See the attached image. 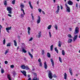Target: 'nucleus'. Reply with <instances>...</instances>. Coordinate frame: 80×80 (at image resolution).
Here are the masks:
<instances>
[{
  "label": "nucleus",
  "mask_w": 80,
  "mask_h": 80,
  "mask_svg": "<svg viewBox=\"0 0 80 80\" xmlns=\"http://www.w3.org/2000/svg\"><path fill=\"white\" fill-rule=\"evenodd\" d=\"M48 77L50 79H52L53 78V75L51 71H49V73L48 74Z\"/></svg>",
  "instance_id": "f257e3e1"
},
{
  "label": "nucleus",
  "mask_w": 80,
  "mask_h": 80,
  "mask_svg": "<svg viewBox=\"0 0 80 80\" xmlns=\"http://www.w3.org/2000/svg\"><path fill=\"white\" fill-rule=\"evenodd\" d=\"M65 6L67 10L66 12H70V8L68 7L67 4H65Z\"/></svg>",
  "instance_id": "f03ea898"
},
{
  "label": "nucleus",
  "mask_w": 80,
  "mask_h": 80,
  "mask_svg": "<svg viewBox=\"0 0 80 80\" xmlns=\"http://www.w3.org/2000/svg\"><path fill=\"white\" fill-rule=\"evenodd\" d=\"M12 8L10 7H7V11L8 12V13L10 14H12Z\"/></svg>",
  "instance_id": "7ed1b4c3"
},
{
  "label": "nucleus",
  "mask_w": 80,
  "mask_h": 80,
  "mask_svg": "<svg viewBox=\"0 0 80 80\" xmlns=\"http://www.w3.org/2000/svg\"><path fill=\"white\" fill-rule=\"evenodd\" d=\"M78 32H79V28L77 27L75 28V31L74 32V34H76L78 33Z\"/></svg>",
  "instance_id": "20e7f679"
},
{
  "label": "nucleus",
  "mask_w": 80,
  "mask_h": 80,
  "mask_svg": "<svg viewBox=\"0 0 80 80\" xmlns=\"http://www.w3.org/2000/svg\"><path fill=\"white\" fill-rule=\"evenodd\" d=\"M11 28H12V26H11L9 28H6L7 32H8V33H10L9 30H11Z\"/></svg>",
  "instance_id": "39448f33"
},
{
  "label": "nucleus",
  "mask_w": 80,
  "mask_h": 80,
  "mask_svg": "<svg viewBox=\"0 0 80 80\" xmlns=\"http://www.w3.org/2000/svg\"><path fill=\"white\" fill-rule=\"evenodd\" d=\"M24 75L25 77H27V74H26L27 73V72H26V71H23V72L22 71H20Z\"/></svg>",
  "instance_id": "423d86ee"
},
{
  "label": "nucleus",
  "mask_w": 80,
  "mask_h": 80,
  "mask_svg": "<svg viewBox=\"0 0 80 80\" xmlns=\"http://www.w3.org/2000/svg\"><path fill=\"white\" fill-rule=\"evenodd\" d=\"M68 5H73V3L72 1L69 0L68 2Z\"/></svg>",
  "instance_id": "0eeeda50"
},
{
  "label": "nucleus",
  "mask_w": 80,
  "mask_h": 80,
  "mask_svg": "<svg viewBox=\"0 0 80 80\" xmlns=\"http://www.w3.org/2000/svg\"><path fill=\"white\" fill-rule=\"evenodd\" d=\"M50 60L52 63V65L53 68H54L55 66H54V62L53 61V59H51Z\"/></svg>",
  "instance_id": "6e6552de"
},
{
  "label": "nucleus",
  "mask_w": 80,
  "mask_h": 80,
  "mask_svg": "<svg viewBox=\"0 0 80 80\" xmlns=\"http://www.w3.org/2000/svg\"><path fill=\"white\" fill-rule=\"evenodd\" d=\"M59 11H60V6H58V9L56 12H55V13H58L59 12Z\"/></svg>",
  "instance_id": "1a4fd4ad"
},
{
  "label": "nucleus",
  "mask_w": 80,
  "mask_h": 80,
  "mask_svg": "<svg viewBox=\"0 0 80 80\" xmlns=\"http://www.w3.org/2000/svg\"><path fill=\"white\" fill-rule=\"evenodd\" d=\"M28 35H30V31L31 30V29L30 28V27H28Z\"/></svg>",
  "instance_id": "9d476101"
},
{
  "label": "nucleus",
  "mask_w": 80,
  "mask_h": 80,
  "mask_svg": "<svg viewBox=\"0 0 80 80\" xmlns=\"http://www.w3.org/2000/svg\"><path fill=\"white\" fill-rule=\"evenodd\" d=\"M38 18L37 21V23L38 24V23H40L41 21L40 19V16H38Z\"/></svg>",
  "instance_id": "9b49d317"
},
{
  "label": "nucleus",
  "mask_w": 80,
  "mask_h": 80,
  "mask_svg": "<svg viewBox=\"0 0 80 80\" xmlns=\"http://www.w3.org/2000/svg\"><path fill=\"white\" fill-rule=\"evenodd\" d=\"M58 47L60 48L61 47V45H62V42L59 41H58Z\"/></svg>",
  "instance_id": "f8f14e48"
},
{
  "label": "nucleus",
  "mask_w": 80,
  "mask_h": 80,
  "mask_svg": "<svg viewBox=\"0 0 80 80\" xmlns=\"http://www.w3.org/2000/svg\"><path fill=\"white\" fill-rule=\"evenodd\" d=\"M44 67L45 69H47V62H45L44 63Z\"/></svg>",
  "instance_id": "ddd939ff"
},
{
  "label": "nucleus",
  "mask_w": 80,
  "mask_h": 80,
  "mask_svg": "<svg viewBox=\"0 0 80 80\" xmlns=\"http://www.w3.org/2000/svg\"><path fill=\"white\" fill-rule=\"evenodd\" d=\"M77 37H78V36L77 35H76L74 36L73 39L74 41H75V40H77Z\"/></svg>",
  "instance_id": "4468645a"
},
{
  "label": "nucleus",
  "mask_w": 80,
  "mask_h": 80,
  "mask_svg": "<svg viewBox=\"0 0 80 80\" xmlns=\"http://www.w3.org/2000/svg\"><path fill=\"white\" fill-rule=\"evenodd\" d=\"M29 6L30 8H31L32 9H33V6H32V4H31V2L29 1Z\"/></svg>",
  "instance_id": "2eb2a0df"
},
{
  "label": "nucleus",
  "mask_w": 80,
  "mask_h": 80,
  "mask_svg": "<svg viewBox=\"0 0 80 80\" xmlns=\"http://www.w3.org/2000/svg\"><path fill=\"white\" fill-rule=\"evenodd\" d=\"M67 73L66 72H65L64 73V78L65 79V80H67Z\"/></svg>",
  "instance_id": "dca6fc26"
},
{
  "label": "nucleus",
  "mask_w": 80,
  "mask_h": 80,
  "mask_svg": "<svg viewBox=\"0 0 80 80\" xmlns=\"http://www.w3.org/2000/svg\"><path fill=\"white\" fill-rule=\"evenodd\" d=\"M14 77H15V75H17V73H16V72L15 71H13L12 72Z\"/></svg>",
  "instance_id": "f3484780"
},
{
  "label": "nucleus",
  "mask_w": 80,
  "mask_h": 80,
  "mask_svg": "<svg viewBox=\"0 0 80 80\" xmlns=\"http://www.w3.org/2000/svg\"><path fill=\"white\" fill-rule=\"evenodd\" d=\"M14 42L15 46V47H17V41H16V40H14Z\"/></svg>",
  "instance_id": "a211bd4d"
},
{
  "label": "nucleus",
  "mask_w": 80,
  "mask_h": 80,
  "mask_svg": "<svg viewBox=\"0 0 80 80\" xmlns=\"http://www.w3.org/2000/svg\"><path fill=\"white\" fill-rule=\"evenodd\" d=\"M20 7L22 8H24V4H23V3H21L20 5Z\"/></svg>",
  "instance_id": "6ab92c4d"
},
{
  "label": "nucleus",
  "mask_w": 80,
  "mask_h": 80,
  "mask_svg": "<svg viewBox=\"0 0 80 80\" xmlns=\"http://www.w3.org/2000/svg\"><path fill=\"white\" fill-rule=\"evenodd\" d=\"M25 66L24 65H22L21 66V68L22 69H25Z\"/></svg>",
  "instance_id": "aec40b11"
},
{
  "label": "nucleus",
  "mask_w": 80,
  "mask_h": 80,
  "mask_svg": "<svg viewBox=\"0 0 80 80\" xmlns=\"http://www.w3.org/2000/svg\"><path fill=\"white\" fill-rule=\"evenodd\" d=\"M47 56V57H48V58H50L51 57L50 54L49 52H48Z\"/></svg>",
  "instance_id": "412c9836"
},
{
  "label": "nucleus",
  "mask_w": 80,
  "mask_h": 80,
  "mask_svg": "<svg viewBox=\"0 0 80 80\" xmlns=\"http://www.w3.org/2000/svg\"><path fill=\"white\" fill-rule=\"evenodd\" d=\"M28 53L29 55H30V56L31 57V58H33V55L32 54H31V53H30V52H29Z\"/></svg>",
  "instance_id": "4be33fe9"
},
{
  "label": "nucleus",
  "mask_w": 80,
  "mask_h": 80,
  "mask_svg": "<svg viewBox=\"0 0 80 80\" xmlns=\"http://www.w3.org/2000/svg\"><path fill=\"white\" fill-rule=\"evenodd\" d=\"M22 52H24V53H27V51L25 50L24 48L22 49Z\"/></svg>",
  "instance_id": "5701e85b"
},
{
  "label": "nucleus",
  "mask_w": 80,
  "mask_h": 80,
  "mask_svg": "<svg viewBox=\"0 0 80 80\" xmlns=\"http://www.w3.org/2000/svg\"><path fill=\"white\" fill-rule=\"evenodd\" d=\"M41 37V32H40L38 33V38H40Z\"/></svg>",
  "instance_id": "b1692460"
},
{
  "label": "nucleus",
  "mask_w": 80,
  "mask_h": 80,
  "mask_svg": "<svg viewBox=\"0 0 80 80\" xmlns=\"http://www.w3.org/2000/svg\"><path fill=\"white\" fill-rule=\"evenodd\" d=\"M55 52H57V53H58V49H57V47H56L55 48Z\"/></svg>",
  "instance_id": "393cba45"
},
{
  "label": "nucleus",
  "mask_w": 80,
  "mask_h": 80,
  "mask_svg": "<svg viewBox=\"0 0 80 80\" xmlns=\"http://www.w3.org/2000/svg\"><path fill=\"white\" fill-rule=\"evenodd\" d=\"M1 72L2 73H4V72H5V71H4L3 68H2L1 69Z\"/></svg>",
  "instance_id": "a878e982"
},
{
  "label": "nucleus",
  "mask_w": 80,
  "mask_h": 80,
  "mask_svg": "<svg viewBox=\"0 0 80 80\" xmlns=\"http://www.w3.org/2000/svg\"><path fill=\"white\" fill-rule=\"evenodd\" d=\"M54 27L55 28L56 30H57V29H58V26H57V24H55Z\"/></svg>",
  "instance_id": "bb28decb"
},
{
  "label": "nucleus",
  "mask_w": 80,
  "mask_h": 80,
  "mask_svg": "<svg viewBox=\"0 0 80 80\" xmlns=\"http://www.w3.org/2000/svg\"><path fill=\"white\" fill-rule=\"evenodd\" d=\"M65 51H64V50H63L62 51V55H65Z\"/></svg>",
  "instance_id": "cd10ccee"
},
{
  "label": "nucleus",
  "mask_w": 80,
  "mask_h": 80,
  "mask_svg": "<svg viewBox=\"0 0 80 80\" xmlns=\"http://www.w3.org/2000/svg\"><path fill=\"white\" fill-rule=\"evenodd\" d=\"M53 45H52L51 46V51H53Z\"/></svg>",
  "instance_id": "c85d7f7f"
},
{
  "label": "nucleus",
  "mask_w": 80,
  "mask_h": 80,
  "mask_svg": "<svg viewBox=\"0 0 80 80\" xmlns=\"http://www.w3.org/2000/svg\"><path fill=\"white\" fill-rule=\"evenodd\" d=\"M72 41V39H70L68 40V43H71Z\"/></svg>",
  "instance_id": "c756f323"
},
{
  "label": "nucleus",
  "mask_w": 80,
  "mask_h": 80,
  "mask_svg": "<svg viewBox=\"0 0 80 80\" xmlns=\"http://www.w3.org/2000/svg\"><path fill=\"white\" fill-rule=\"evenodd\" d=\"M51 27H52V25H49L48 27V29L50 30V29L51 28Z\"/></svg>",
  "instance_id": "7c9ffc66"
},
{
  "label": "nucleus",
  "mask_w": 80,
  "mask_h": 80,
  "mask_svg": "<svg viewBox=\"0 0 80 80\" xmlns=\"http://www.w3.org/2000/svg\"><path fill=\"white\" fill-rule=\"evenodd\" d=\"M8 78L9 80H12L11 78H10V75H8Z\"/></svg>",
  "instance_id": "2f4dec72"
},
{
  "label": "nucleus",
  "mask_w": 80,
  "mask_h": 80,
  "mask_svg": "<svg viewBox=\"0 0 80 80\" xmlns=\"http://www.w3.org/2000/svg\"><path fill=\"white\" fill-rule=\"evenodd\" d=\"M3 44L4 45H5V43L6 42V41L5 40V39H4V40L3 41Z\"/></svg>",
  "instance_id": "473e14b6"
},
{
  "label": "nucleus",
  "mask_w": 80,
  "mask_h": 80,
  "mask_svg": "<svg viewBox=\"0 0 80 80\" xmlns=\"http://www.w3.org/2000/svg\"><path fill=\"white\" fill-rule=\"evenodd\" d=\"M37 77H34V78H33L32 80H37Z\"/></svg>",
  "instance_id": "72a5a7b5"
},
{
  "label": "nucleus",
  "mask_w": 80,
  "mask_h": 80,
  "mask_svg": "<svg viewBox=\"0 0 80 80\" xmlns=\"http://www.w3.org/2000/svg\"><path fill=\"white\" fill-rule=\"evenodd\" d=\"M15 2V0H13L12 1V4H13V5H14Z\"/></svg>",
  "instance_id": "f704fd0d"
},
{
  "label": "nucleus",
  "mask_w": 80,
  "mask_h": 80,
  "mask_svg": "<svg viewBox=\"0 0 80 80\" xmlns=\"http://www.w3.org/2000/svg\"><path fill=\"white\" fill-rule=\"evenodd\" d=\"M59 60L60 62H61V63H62V58H61V57H59Z\"/></svg>",
  "instance_id": "c9c22d12"
},
{
  "label": "nucleus",
  "mask_w": 80,
  "mask_h": 80,
  "mask_svg": "<svg viewBox=\"0 0 80 80\" xmlns=\"http://www.w3.org/2000/svg\"><path fill=\"white\" fill-rule=\"evenodd\" d=\"M25 69L26 70H29L30 68L27 66H25Z\"/></svg>",
  "instance_id": "e433bc0d"
},
{
  "label": "nucleus",
  "mask_w": 80,
  "mask_h": 80,
  "mask_svg": "<svg viewBox=\"0 0 80 80\" xmlns=\"http://www.w3.org/2000/svg\"><path fill=\"white\" fill-rule=\"evenodd\" d=\"M44 53H45V52H44V50H42V55H44Z\"/></svg>",
  "instance_id": "4c0bfd02"
},
{
  "label": "nucleus",
  "mask_w": 80,
  "mask_h": 80,
  "mask_svg": "<svg viewBox=\"0 0 80 80\" xmlns=\"http://www.w3.org/2000/svg\"><path fill=\"white\" fill-rule=\"evenodd\" d=\"M49 35L50 38H52V35L51 34V32H49Z\"/></svg>",
  "instance_id": "58836bf2"
},
{
  "label": "nucleus",
  "mask_w": 80,
  "mask_h": 80,
  "mask_svg": "<svg viewBox=\"0 0 80 80\" xmlns=\"http://www.w3.org/2000/svg\"><path fill=\"white\" fill-rule=\"evenodd\" d=\"M21 17H20V18H22V17H24V16H23V14H21Z\"/></svg>",
  "instance_id": "ea45409f"
},
{
  "label": "nucleus",
  "mask_w": 80,
  "mask_h": 80,
  "mask_svg": "<svg viewBox=\"0 0 80 80\" xmlns=\"http://www.w3.org/2000/svg\"><path fill=\"white\" fill-rule=\"evenodd\" d=\"M10 67L11 68H14V65H11L10 66Z\"/></svg>",
  "instance_id": "a19ab883"
},
{
  "label": "nucleus",
  "mask_w": 80,
  "mask_h": 80,
  "mask_svg": "<svg viewBox=\"0 0 80 80\" xmlns=\"http://www.w3.org/2000/svg\"><path fill=\"white\" fill-rule=\"evenodd\" d=\"M69 72H72V68H69Z\"/></svg>",
  "instance_id": "79ce46f5"
},
{
  "label": "nucleus",
  "mask_w": 80,
  "mask_h": 80,
  "mask_svg": "<svg viewBox=\"0 0 80 80\" xmlns=\"http://www.w3.org/2000/svg\"><path fill=\"white\" fill-rule=\"evenodd\" d=\"M53 77L54 78H57V76L56 75V74H54Z\"/></svg>",
  "instance_id": "37998d69"
},
{
  "label": "nucleus",
  "mask_w": 80,
  "mask_h": 80,
  "mask_svg": "<svg viewBox=\"0 0 80 80\" xmlns=\"http://www.w3.org/2000/svg\"><path fill=\"white\" fill-rule=\"evenodd\" d=\"M38 11L39 12H40V13H41V12H42V9L40 8H39L38 9Z\"/></svg>",
  "instance_id": "c03bdc74"
},
{
  "label": "nucleus",
  "mask_w": 80,
  "mask_h": 80,
  "mask_svg": "<svg viewBox=\"0 0 80 80\" xmlns=\"http://www.w3.org/2000/svg\"><path fill=\"white\" fill-rule=\"evenodd\" d=\"M38 62H39V63L42 62H41V59H40V58H39L38 59Z\"/></svg>",
  "instance_id": "a18cd8bd"
},
{
  "label": "nucleus",
  "mask_w": 80,
  "mask_h": 80,
  "mask_svg": "<svg viewBox=\"0 0 80 80\" xmlns=\"http://www.w3.org/2000/svg\"><path fill=\"white\" fill-rule=\"evenodd\" d=\"M39 64L41 67L42 66V62H39Z\"/></svg>",
  "instance_id": "49530a36"
},
{
  "label": "nucleus",
  "mask_w": 80,
  "mask_h": 80,
  "mask_svg": "<svg viewBox=\"0 0 80 80\" xmlns=\"http://www.w3.org/2000/svg\"><path fill=\"white\" fill-rule=\"evenodd\" d=\"M7 46V47H10V43H8Z\"/></svg>",
  "instance_id": "de8ad7c7"
},
{
  "label": "nucleus",
  "mask_w": 80,
  "mask_h": 80,
  "mask_svg": "<svg viewBox=\"0 0 80 80\" xmlns=\"http://www.w3.org/2000/svg\"><path fill=\"white\" fill-rule=\"evenodd\" d=\"M68 37H69V38H72V35H71L70 34L68 35Z\"/></svg>",
  "instance_id": "09e8293b"
},
{
  "label": "nucleus",
  "mask_w": 80,
  "mask_h": 80,
  "mask_svg": "<svg viewBox=\"0 0 80 80\" xmlns=\"http://www.w3.org/2000/svg\"><path fill=\"white\" fill-rule=\"evenodd\" d=\"M71 75H73V72H72V71H71L69 72Z\"/></svg>",
  "instance_id": "8fccbe9b"
},
{
  "label": "nucleus",
  "mask_w": 80,
  "mask_h": 80,
  "mask_svg": "<svg viewBox=\"0 0 80 80\" xmlns=\"http://www.w3.org/2000/svg\"><path fill=\"white\" fill-rule=\"evenodd\" d=\"M33 75H34L35 77H37V75L36 73H34Z\"/></svg>",
  "instance_id": "3c124183"
},
{
  "label": "nucleus",
  "mask_w": 80,
  "mask_h": 80,
  "mask_svg": "<svg viewBox=\"0 0 80 80\" xmlns=\"http://www.w3.org/2000/svg\"><path fill=\"white\" fill-rule=\"evenodd\" d=\"M33 40V38H31L29 40V41H32Z\"/></svg>",
  "instance_id": "603ef678"
},
{
  "label": "nucleus",
  "mask_w": 80,
  "mask_h": 80,
  "mask_svg": "<svg viewBox=\"0 0 80 80\" xmlns=\"http://www.w3.org/2000/svg\"><path fill=\"white\" fill-rule=\"evenodd\" d=\"M7 53H8V50H6L5 53V55H6V54H7Z\"/></svg>",
  "instance_id": "864d4df0"
},
{
  "label": "nucleus",
  "mask_w": 80,
  "mask_h": 80,
  "mask_svg": "<svg viewBox=\"0 0 80 80\" xmlns=\"http://www.w3.org/2000/svg\"><path fill=\"white\" fill-rule=\"evenodd\" d=\"M21 10L23 12H24V10L22 8H21Z\"/></svg>",
  "instance_id": "5fc2aeb1"
},
{
  "label": "nucleus",
  "mask_w": 80,
  "mask_h": 80,
  "mask_svg": "<svg viewBox=\"0 0 80 80\" xmlns=\"http://www.w3.org/2000/svg\"><path fill=\"white\" fill-rule=\"evenodd\" d=\"M5 64H7V63H8V62H7V61H5Z\"/></svg>",
  "instance_id": "6e6d98bb"
},
{
  "label": "nucleus",
  "mask_w": 80,
  "mask_h": 80,
  "mask_svg": "<svg viewBox=\"0 0 80 80\" xmlns=\"http://www.w3.org/2000/svg\"><path fill=\"white\" fill-rule=\"evenodd\" d=\"M8 16H9V17H12V15H11V14H8Z\"/></svg>",
  "instance_id": "4d7b16f0"
},
{
  "label": "nucleus",
  "mask_w": 80,
  "mask_h": 80,
  "mask_svg": "<svg viewBox=\"0 0 80 80\" xmlns=\"http://www.w3.org/2000/svg\"><path fill=\"white\" fill-rule=\"evenodd\" d=\"M32 19L33 20H34V16H32Z\"/></svg>",
  "instance_id": "13d9d810"
},
{
  "label": "nucleus",
  "mask_w": 80,
  "mask_h": 80,
  "mask_svg": "<svg viewBox=\"0 0 80 80\" xmlns=\"http://www.w3.org/2000/svg\"><path fill=\"white\" fill-rule=\"evenodd\" d=\"M76 7H77V8L78 7V3H76Z\"/></svg>",
  "instance_id": "bf43d9fd"
},
{
  "label": "nucleus",
  "mask_w": 80,
  "mask_h": 80,
  "mask_svg": "<svg viewBox=\"0 0 80 80\" xmlns=\"http://www.w3.org/2000/svg\"><path fill=\"white\" fill-rule=\"evenodd\" d=\"M4 5H5V6H7V3L4 2Z\"/></svg>",
  "instance_id": "052dcab7"
},
{
  "label": "nucleus",
  "mask_w": 80,
  "mask_h": 80,
  "mask_svg": "<svg viewBox=\"0 0 80 80\" xmlns=\"http://www.w3.org/2000/svg\"><path fill=\"white\" fill-rule=\"evenodd\" d=\"M61 10H62L63 9V7L62 6H61Z\"/></svg>",
  "instance_id": "680f3d73"
},
{
  "label": "nucleus",
  "mask_w": 80,
  "mask_h": 80,
  "mask_svg": "<svg viewBox=\"0 0 80 80\" xmlns=\"http://www.w3.org/2000/svg\"><path fill=\"white\" fill-rule=\"evenodd\" d=\"M28 80H32V79H31V78H29Z\"/></svg>",
  "instance_id": "e2e57ef3"
},
{
  "label": "nucleus",
  "mask_w": 80,
  "mask_h": 80,
  "mask_svg": "<svg viewBox=\"0 0 80 80\" xmlns=\"http://www.w3.org/2000/svg\"><path fill=\"white\" fill-rule=\"evenodd\" d=\"M42 12L43 14H45V12H44V11H42Z\"/></svg>",
  "instance_id": "0e129e2a"
},
{
  "label": "nucleus",
  "mask_w": 80,
  "mask_h": 80,
  "mask_svg": "<svg viewBox=\"0 0 80 80\" xmlns=\"http://www.w3.org/2000/svg\"><path fill=\"white\" fill-rule=\"evenodd\" d=\"M37 3L38 5V4L39 3V1H38L37 2Z\"/></svg>",
  "instance_id": "69168bd1"
},
{
  "label": "nucleus",
  "mask_w": 80,
  "mask_h": 80,
  "mask_svg": "<svg viewBox=\"0 0 80 80\" xmlns=\"http://www.w3.org/2000/svg\"><path fill=\"white\" fill-rule=\"evenodd\" d=\"M24 60H25V61H26V58H25V57L24 58Z\"/></svg>",
  "instance_id": "338daca9"
},
{
  "label": "nucleus",
  "mask_w": 80,
  "mask_h": 80,
  "mask_svg": "<svg viewBox=\"0 0 80 80\" xmlns=\"http://www.w3.org/2000/svg\"><path fill=\"white\" fill-rule=\"evenodd\" d=\"M4 2V3H7V1L5 0Z\"/></svg>",
  "instance_id": "774afa93"
}]
</instances>
